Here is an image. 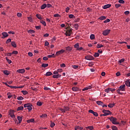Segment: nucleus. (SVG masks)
<instances>
[{
    "instance_id": "f257e3e1",
    "label": "nucleus",
    "mask_w": 130,
    "mask_h": 130,
    "mask_svg": "<svg viewBox=\"0 0 130 130\" xmlns=\"http://www.w3.org/2000/svg\"><path fill=\"white\" fill-rule=\"evenodd\" d=\"M108 119L110 120V122L113 123V124L117 125L119 124V123L117 121V118L112 116L111 117H108Z\"/></svg>"
},
{
    "instance_id": "f8f14e48",
    "label": "nucleus",
    "mask_w": 130,
    "mask_h": 130,
    "mask_svg": "<svg viewBox=\"0 0 130 130\" xmlns=\"http://www.w3.org/2000/svg\"><path fill=\"white\" fill-rule=\"evenodd\" d=\"M111 7V5H110V4L105 5L103 7V9H104V10L107 9H109Z\"/></svg>"
},
{
    "instance_id": "cd10ccee",
    "label": "nucleus",
    "mask_w": 130,
    "mask_h": 130,
    "mask_svg": "<svg viewBox=\"0 0 130 130\" xmlns=\"http://www.w3.org/2000/svg\"><path fill=\"white\" fill-rule=\"evenodd\" d=\"M23 106H20L17 108V111H20L21 110H23Z\"/></svg>"
},
{
    "instance_id": "dca6fc26",
    "label": "nucleus",
    "mask_w": 130,
    "mask_h": 130,
    "mask_svg": "<svg viewBox=\"0 0 130 130\" xmlns=\"http://www.w3.org/2000/svg\"><path fill=\"white\" fill-rule=\"evenodd\" d=\"M3 73L4 74L6 75V76H9V75H10V72L8 70L3 71Z\"/></svg>"
},
{
    "instance_id": "9b49d317",
    "label": "nucleus",
    "mask_w": 130,
    "mask_h": 130,
    "mask_svg": "<svg viewBox=\"0 0 130 130\" xmlns=\"http://www.w3.org/2000/svg\"><path fill=\"white\" fill-rule=\"evenodd\" d=\"M61 77V75H60V74H56V75H53V78L54 79H58V78Z\"/></svg>"
},
{
    "instance_id": "c85d7f7f",
    "label": "nucleus",
    "mask_w": 130,
    "mask_h": 130,
    "mask_svg": "<svg viewBox=\"0 0 130 130\" xmlns=\"http://www.w3.org/2000/svg\"><path fill=\"white\" fill-rule=\"evenodd\" d=\"M107 89L112 92H114V91H115L116 90L115 88H107Z\"/></svg>"
},
{
    "instance_id": "6e6d98bb",
    "label": "nucleus",
    "mask_w": 130,
    "mask_h": 130,
    "mask_svg": "<svg viewBox=\"0 0 130 130\" xmlns=\"http://www.w3.org/2000/svg\"><path fill=\"white\" fill-rule=\"evenodd\" d=\"M100 56V54L99 53H95L94 54V56L95 57H99Z\"/></svg>"
},
{
    "instance_id": "603ef678",
    "label": "nucleus",
    "mask_w": 130,
    "mask_h": 130,
    "mask_svg": "<svg viewBox=\"0 0 130 130\" xmlns=\"http://www.w3.org/2000/svg\"><path fill=\"white\" fill-rule=\"evenodd\" d=\"M36 17H37L38 19H40V20L42 19V17H41V15H39V14L36 15Z\"/></svg>"
},
{
    "instance_id": "2eb2a0df",
    "label": "nucleus",
    "mask_w": 130,
    "mask_h": 130,
    "mask_svg": "<svg viewBox=\"0 0 130 130\" xmlns=\"http://www.w3.org/2000/svg\"><path fill=\"white\" fill-rule=\"evenodd\" d=\"M31 106L32 105L30 104H25L23 105V107L24 108L31 107Z\"/></svg>"
},
{
    "instance_id": "7c9ffc66",
    "label": "nucleus",
    "mask_w": 130,
    "mask_h": 130,
    "mask_svg": "<svg viewBox=\"0 0 130 130\" xmlns=\"http://www.w3.org/2000/svg\"><path fill=\"white\" fill-rule=\"evenodd\" d=\"M47 116H48V115H47V114H42L41 116H40V117H41V118H46Z\"/></svg>"
},
{
    "instance_id": "7ed1b4c3",
    "label": "nucleus",
    "mask_w": 130,
    "mask_h": 130,
    "mask_svg": "<svg viewBox=\"0 0 130 130\" xmlns=\"http://www.w3.org/2000/svg\"><path fill=\"white\" fill-rule=\"evenodd\" d=\"M65 51H66L65 50H64V49H61L60 50L58 51L57 52H56L55 55H56V56H58V55H59L62 54V53H64Z\"/></svg>"
},
{
    "instance_id": "de8ad7c7",
    "label": "nucleus",
    "mask_w": 130,
    "mask_h": 130,
    "mask_svg": "<svg viewBox=\"0 0 130 130\" xmlns=\"http://www.w3.org/2000/svg\"><path fill=\"white\" fill-rule=\"evenodd\" d=\"M27 19H28V20L29 21V22L33 21V19H32V17H28Z\"/></svg>"
},
{
    "instance_id": "b1692460",
    "label": "nucleus",
    "mask_w": 130,
    "mask_h": 130,
    "mask_svg": "<svg viewBox=\"0 0 130 130\" xmlns=\"http://www.w3.org/2000/svg\"><path fill=\"white\" fill-rule=\"evenodd\" d=\"M91 89V86H88L85 87V88H84L83 89H82V91H85L88 90V89Z\"/></svg>"
},
{
    "instance_id": "58836bf2",
    "label": "nucleus",
    "mask_w": 130,
    "mask_h": 130,
    "mask_svg": "<svg viewBox=\"0 0 130 130\" xmlns=\"http://www.w3.org/2000/svg\"><path fill=\"white\" fill-rule=\"evenodd\" d=\"M42 103L41 102H37V106H42Z\"/></svg>"
},
{
    "instance_id": "20e7f679",
    "label": "nucleus",
    "mask_w": 130,
    "mask_h": 130,
    "mask_svg": "<svg viewBox=\"0 0 130 130\" xmlns=\"http://www.w3.org/2000/svg\"><path fill=\"white\" fill-rule=\"evenodd\" d=\"M67 31L66 32V35L68 36H71L72 32V29H69V27L67 28Z\"/></svg>"
},
{
    "instance_id": "69168bd1",
    "label": "nucleus",
    "mask_w": 130,
    "mask_h": 130,
    "mask_svg": "<svg viewBox=\"0 0 130 130\" xmlns=\"http://www.w3.org/2000/svg\"><path fill=\"white\" fill-rule=\"evenodd\" d=\"M12 54H18V51H13L12 52Z\"/></svg>"
},
{
    "instance_id": "6ab92c4d",
    "label": "nucleus",
    "mask_w": 130,
    "mask_h": 130,
    "mask_svg": "<svg viewBox=\"0 0 130 130\" xmlns=\"http://www.w3.org/2000/svg\"><path fill=\"white\" fill-rule=\"evenodd\" d=\"M66 49V50L69 52H71L72 50V48L70 46L67 47Z\"/></svg>"
},
{
    "instance_id": "a211bd4d",
    "label": "nucleus",
    "mask_w": 130,
    "mask_h": 130,
    "mask_svg": "<svg viewBox=\"0 0 130 130\" xmlns=\"http://www.w3.org/2000/svg\"><path fill=\"white\" fill-rule=\"evenodd\" d=\"M47 7V4H44L43 5H42V6L41 7V10H44L45 8Z\"/></svg>"
},
{
    "instance_id": "0e129e2a",
    "label": "nucleus",
    "mask_w": 130,
    "mask_h": 130,
    "mask_svg": "<svg viewBox=\"0 0 130 130\" xmlns=\"http://www.w3.org/2000/svg\"><path fill=\"white\" fill-rule=\"evenodd\" d=\"M110 21V20L109 19H107V20L104 21V23H106L109 22Z\"/></svg>"
},
{
    "instance_id": "774afa93",
    "label": "nucleus",
    "mask_w": 130,
    "mask_h": 130,
    "mask_svg": "<svg viewBox=\"0 0 130 130\" xmlns=\"http://www.w3.org/2000/svg\"><path fill=\"white\" fill-rule=\"evenodd\" d=\"M124 14H125V15H128V14H130V12H129V11H125V12H124Z\"/></svg>"
},
{
    "instance_id": "864d4df0",
    "label": "nucleus",
    "mask_w": 130,
    "mask_h": 130,
    "mask_svg": "<svg viewBox=\"0 0 130 130\" xmlns=\"http://www.w3.org/2000/svg\"><path fill=\"white\" fill-rule=\"evenodd\" d=\"M115 7H116L117 9H118V8L121 6V5H120V4H115Z\"/></svg>"
},
{
    "instance_id": "a18cd8bd",
    "label": "nucleus",
    "mask_w": 130,
    "mask_h": 130,
    "mask_svg": "<svg viewBox=\"0 0 130 130\" xmlns=\"http://www.w3.org/2000/svg\"><path fill=\"white\" fill-rule=\"evenodd\" d=\"M125 60V59L124 58H121V60H120L119 61H118V63H121L122 62H123V61Z\"/></svg>"
},
{
    "instance_id": "4be33fe9",
    "label": "nucleus",
    "mask_w": 130,
    "mask_h": 130,
    "mask_svg": "<svg viewBox=\"0 0 130 130\" xmlns=\"http://www.w3.org/2000/svg\"><path fill=\"white\" fill-rule=\"evenodd\" d=\"M96 104L99 106H102L103 105V103L101 101H98L96 102Z\"/></svg>"
},
{
    "instance_id": "37998d69",
    "label": "nucleus",
    "mask_w": 130,
    "mask_h": 130,
    "mask_svg": "<svg viewBox=\"0 0 130 130\" xmlns=\"http://www.w3.org/2000/svg\"><path fill=\"white\" fill-rule=\"evenodd\" d=\"M125 84L126 86L130 87V82H125Z\"/></svg>"
},
{
    "instance_id": "f3484780",
    "label": "nucleus",
    "mask_w": 130,
    "mask_h": 130,
    "mask_svg": "<svg viewBox=\"0 0 130 130\" xmlns=\"http://www.w3.org/2000/svg\"><path fill=\"white\" fill-rule=\"evenodd\" d=\"M79 47H80L79 43H77V44L74 45V48H76L77 50H78Z\"/></svg>"
},
{
    "instance_id": "49530a36",
    "label": "nucleus",
    "mask_w": 130,
    "mask_h": 130,
    "mask_svg": "<svg viewBox=\"0 0 130 130\" xmlns=\"http://www.w3.org/2000/svg\"><path fill=\"white\" fill-rule=\"evenodd\" d=\"M112 129L117 130L118 128H117V126L113 125V126H112Z\"/></svg>"
},
{
    "instance_id": "e433bc0d",
    "label": "nucleus",
    "mask_w": 130,
    "mask_h": 130,
    "mask_svg": "<svg viewBox=\"0 0 130 130\" xmlns=\"http://www.w3.org/2000/svg\"><path fill=\"white\" fill-rule=\"evenodd\" d=\"M6 59L8 61V63H9V64L12 63V60H11L9 58H8L7 57H6Z\"/></svg>"
},
{
    "instance_id": "5701e85b",
    "label": "nucleus",
    "mask_w": 130,
    "mask_h": 130,
    "mask_svg": "<svg viewBox=\"0 0 130 130\" xmlns=\"http://www.w3.org/2000/svg\"><path fill=\"white\" fill-rule=\"evenodd\" d=\"M86 129H89V130H92L94 129V127L93 126H87L86 127Z\"/></svg>"
},
{
    "instance_id": "0eeeda50",
    "label": "nucleus",
    "mask_w": 130,
    "mask_h": 130,
    "mask_svg": "<svg viewBox=\"0 0 130 130\" xmlns=\"http://www.w3.org/2000/svg\"><path fill=\"white\" fill-rule=\"evenodd\" d=\"M88 112H89V113L92 114L93 116L95 117H98L99 116V114H98L97 112H94V111H93V110H90L89 111H88Z\"/></svg>"
},
{
    "instance_id": "bf43d9fd",
    "label": "nucleus",
    "mask_w": 130,
    "mask_h": 130,
    "mask_svg": "<svg viewBox=\"0 0 130 130\" xmlns=\"http://www.w3.org/2000/svg\"><path fill=\"white\" fill-rule=\"evenodd\" d=\"M21 92L22 94H23V95H26L28 93V92L26 91H22Z\"/></svg>"
},
{
    "instance_id": "8fccbe9b",
    "label": "nucleus",
    "mask_w": 130,
    "mask_h": 130,
    "mask_svg": "<svg viewBox=\"0 0 130 130\" xmlns=\"http://www.w3.org/2000/svg\"><path fill=\"white\" fill-rule=\"evenodd\" d=\"M69 18H70V19H73V18H75V16L74 15H72V14L70 15L69 16Z\"/></svg>"
},
{
    "instance_id": "ea45409f",
    "label": "nucleus",
    "mask_w": 130,
    "mask_h": 130,
    "mask_svg": "<svg viewBox=\"0 0 130 130\" xmlns=\"http://www.w3.org/2000/svg\"><path fill=\"white\" fill-rule=\"evenodd\" d=\"M111 113H104V114L101 115V116H107V115H111Z\"/></svg>"
},
{
    "instance_id": "c756f323",
    "label": "nucleus",
    "mask_w": 130,
    "mask_h": 130,
    "mask_svg": "<svg viewBox=\"0 0 130 130\" xmlns=\"http://www.w3.org/2000/svg\"><path fill=\"white\" fill-rule=\"evenodd\" d=\"M103 113H106H106L111 114V111H110L109 110H103Z\"/></svg>"
},
{
    "instance_id": "338daca9",
    "label": "nucleus",
    "mask_w": 130,
    "mask_h": 130,
    "mask_svg": "<svg viewBox=\"0 0 130 130\" xmlns=\"http://www.w3.org/2000/svg\"><path fill=\"white\" fill-rule=\"evenodd\" d=\"M43 59L44 60H45V61L48 60V57H47V56H45V57H44L43 58Z\"/></svg>"
},
{
    "instance_id": "473e14b6",
    "label": "nucleus",
    "mask_w": 130,
    "mask_h": 130,
    "mask_svg": "<svg viewBox=\"0 0 130 130\" xmlns=\"http://www.w3.org/2000/svg\"><path fill=\"white\" fill-rule=\"evenodd\" d=\"M52 75V73L50 71H49L48 72L46 73V76H51Z\"/></svg>"
},
{
    "instance_id": "3c124183",
    "label": "nucleus",
    "mask_w": 130,
    "mask_h": 130,
    "mask_svg": "<svg viewBox=\"0 0 130 130\" xmlns=\"http://www.w3.org/2000/svg\"><path fill=\"white\" fill-rule=\"evenodd\" d=\"M64 110L66 111H69V110L70 109V108L68 107H64Z\"/></svg>"
},
{
    "instance_id": "4c0bfd02",
    "label": "nucleus",
    "mask_w": 130,
    "mask_h": 130,
    "mask_svg": "<svg viewBox=\"0 0 130 130\" xmlns=\"http://www.w3.org/2000/svg\"><path fill=\"white\" fill-rule=\"evenodd\" d=\"M3 83H4V84H5V85L7 86L8 87L10 86V85H8V84H12V82H3Z\"/></svg>"
},
{
    "instance_id": "bb28decb",
    "label": "nucleus",
    "mask_w": 130,
    "mask_h": 130,
    "mask_svg": "<svg viewBox=\"0 0 130 130\" xmlns=\"http://www.w3.org/2000/svg\"><path fill=\"white\" fill-rule=\"evenodd\" d=\"M48 67V63H43V64H42V67L43 68H46V67Z\"/></svg>"
},
{
    "instance_id": "2f4dec72",
    "label": "nucleus",
    "mask_w": 130,
    "mask_h": 130,
    "mask_svg": "<svg viewBox=\"0 0 130 130\" xmlns=\"http://www.w3.org/2000/svg\"><path fill=\"white\" fill-rule=\"evenodd\" d=\"M26 122L28 123H32L33 122V118H31V119H29V120H27Z\"/></svg>"
},
{
    "instance_id": "c9c22d12",
    "label": "nucleus",
    "mask_w": 130,
    "mask_h": 130,
    "mask_svg": "<svg viewBox=\"0 0 130 130\" xmlns=\"http://www.w3.org/2000/svg\"><path fill=\"white\" fill-rule=\"evenodd\" d=\"M35 28L36 29L38 30L40 29H41V25H39V26H35Z\"/></svg>"
},
{
    "instance_id": "c03bdc74",
    "label": "nucleus",
    "mask_w": 130,
    "mask_h": 130,
    "mask_svg": "<svg viewBox=\"0 0 130 130\" xmlns=\"http://www.w3.org/2000/svg\"><path fill=\"white\" fill-rule=\"evenodd\" d=\"M17 100H19V101L23 100V98L22 96H18V97H17Z\"/></svg>"
},
{
    "instance_id": "f03ea898",
    "label": "nucleus",
    "mask_w": 130,
    "mask_h": 130,
    "mask_svg": "<svg viewBox=\"0 0 130 130\" xmlns=\"http://www.w3.org/2000/svg\"><path fill=\"white\" fill-rule=\"evenodd\" d=\"M125 85L123 84L120 86H119V89L116 90L117 91L118 94H121V92H120V91H125Z\"/></svg>"
},
{
    "instance_id": "39448f33",
    "label": "nucleus",
    "mask_w": 130,
    "mask_h": 130,
    "mask_svg": "<svg viewBox=\"0 0 130 130\" xmlns=\"http://www.w3.org/2000/svg\"><path fill=\"white\" fill-rule=\"evenodd\" d=\"M110 31H111L110 29H106L103 31V34L104 36H107L109 34V32Z\"/></svg>"
},
{
    "instance_id": "6e6552de",
    "label": "nucleus",
    "mask_w": 130,
    "mask_h": 130,
    "mask_svg": "<svg viewBox=\"0 0 130 130\" xmlns=\"http://www.w3.org/2000/svg\"><path fill=\"white\" fill-rule=\"evenodd\" d=\"M16 72L17 73H19V74H24V73H25V69H18Z\"/></svg>"
},
{
    "instance_id": "a878e982",
    "label": "nucleus",
    "mask_w": 130,
    "mask_h": 130,
    "mask_svg": "<svg viewBox=\"0 0 130 130\" xmlns=\"http://www.w3.org/2000/svg\"><path fill=\"white\" fill-rule=\"evenodd\" d=\"M106 19V16H101L99 17V19L101 21H103V20H105Z\"/></svg>"
},
{
    "instance_id": "a19ab883",
    "label": "nucleus",
    "mask_w": 130,
    "mask_h": 130,
    "mask_svg": "<svg viewBox=\"0 0 130 130\" xmlns=\"http://www.w3.org/2000/svg\"><path fill=\"white\" fill-rule=\"evenodd\" d=\"M74 27L75 28V29L76 30H78V28H79V25L78 24H75L74 25Z\"/></svg>"
},
{
    "instance_id": "5fc2aeb1",
    "label": "nucleus",
    "mask_w": 130,
    "mask_h": 130,
    "mask_svg": "<svg viewBox=\"0 0 130 130\" xmlns=\"http://www.w3.org/2000/svg\"><path fill=\"white\" fill-rule=\"evenodd\" d=\"M17 17H19V18H21V17H22V13H18L17 14Z\"/></svg>"
},
{
    "instance_id": "09e8293b",
    "label": "nucleus",
    "mask_w": 130,
    "mask_h": 130,
    "mask_svg": "<svg viewBox=\"0 0 130 130\" xmlns=\"http://www.w3.org/2000/svg\"><path fill=\"white\" fill-rule=\"evenodd\" d=\"M103 47V45L102 44H98L96 48H102Z\"/></svg>"
},
{
    "instance_id": "1a4fd4ad",
    "label": "nucleus",
    "mask_w": 130,
    "mask_h": 130,
    "mask_svg": "<svg viewBox=\"0 0 130 130\" xmlns=\"http://www.w3.org/2000/svg\"><path fill=\"white\" fill-rule=\"evenodd\" d=\"M72 90L75 92H77V91H80V89H79V88L78 87H73V88H72Z\"/></svg>"
},
{
    "instance_id": "052dcab7",
    "label": "nucleus",
    "mask_w": 130,
    "mask_h": 130,
    "mask_svg": "<svg viewBox=\"0 0 130 130\" xmlns=\"http://www.w3.org/2000/svg\"><path fill=\"white\" fill-rule=\"evenodd\" d=\"M72 67L75 69H77V68H78L79 66L77 65H73Z\"/></svg>"
},
{
    "instance_id": "f704fd0d",
    "label": "nucleus",
    "mask_w": 130,
    "mask_h": 130,
    "mask_svg": "<svg viewBox=\"0 0 130 130\" xmlns=\"http://www.w3.org/2000/svg\"><path fill=\"white\" fill-rule=\"evenodd\" d=\"M90 39L91 40H94L95 39V35H94V34H91L90 36Z\"/></svg>"
},
{
    "instance_id": "e2e57ef3",
    "label": "nucleus",
    "mask_w": 130,
    "mask_h": 130,
    "mask_svg": "<svg viewBox=\"0 0 130 130\" xmlns=\"http://www.w3.org/2000/svg\"><path fill=\"white\" fill-rule=\"evenodd\" d=\"M12 41V40L11 39H8L6 41V44H8V43H10Z\"/></svg>"
},
{
    "instance_id": "4468645a",
    "label": "nucleus",
    "mask_w": 130,
    "mask_h": 130,
    "mask_svg": "<svg viewBox=\"0 0 130 130\" xmlns=\"http://www.w3.org/2000/svg\"><path fill=\"white\" fill-rule=\"evenodd\" d=\"M11 44L13 47H14L15 48L17 47V44H16V43L14 41L11 42Z\"/></svg>"
},
{
    "instance_id": "9d476101",
    "label": "nucleus",
    "mask_w": 130,
    "mask_h": 130,
    "mask_svg": "<svg viewBox=\"0 0 130 130\" xmlns=\"http://www.w3.org/2000/svg\"><path fill=\"white\" fill-rule=\"evenodd\" d=\"M2 35L3 37H2V38H6V37H8L9 36V35L7 32H2Z\"/></svg>"
},
{
    "instance_id": "680f3d73",
    "label": "nucleus",
    "mask_w": 130,
    "mask_h": 130,
    "mask_svg": "<svg viewBox=\"0 0 130 130\" xmlns=\"http://www.w3.org/2000/svg\"><path fill=\"white\" fill-rule=\"evenodd\" d=\"M53 17H60V15H59L58 14H55L53 15Z\"/></svg>"
},
{
    "instance_id": "4d7b16f0",
    "label": "nucleus",
    "mask_w": 130,
    "mask_h": 130,
    "mask_svg": "<svg viewBox=\"0 0 130 130\" xmlns=\"http://www.w3.org/2000/svg\"><path fill=\"white\" fill-rule=\"evenodd\" d=\"M118 3L120 4H124L125 2L123 0H119Z\"/></svg>"
},
{
    "instance_id": "13d9d810",
    "label": "nucleus",
    "mask_w": 130,
    "mask_h": 130,
    "mask_svg": "<svg viewBox=\"0 0 130 130\" xmlns=\"http://www.w3.org/2000/svg\"><path fill=\"white\" fill-rule=\"evenodd\" d=\"M59 110H60V111L62 112L63 113H64L66 111H67L66 110L62 108L59 109Z\"/></svg>"
},
{
    "instance_id": "aec40b11",
    "label": "nucleus",
    "mask_w": 130,
    "mask_h": 130,
    "mask_svg": "<svg viewBox=\"0 0 130 130\" xmlns=\"http://www.w3.org/2000/svg\"><path fill=\"white\" fill-rule=\"evenodd\" d=\"M82 127L79 126H77L75 127V130H82Z\"/></svg>"
},
{
    "instance_id": "72a5a7b5",
    "label": "nucleus",
    "mask_w": 130,
    "mask_h": 130,
    "mask_svg": "<svg viewBox=\"0 0 130 130\" xmlns=\"http://www.w3.org/2000/svg\"><path fill=\"white\" fill-rule=\"evenodd\" d=\"M8 87L11 88V89H18V86H9Z\"/></svg>"
},
{
    "instance_id": "ddd939ff",
    "label": "nucleus",
    "mask_w": 130,
    "mask_h": 130,
    "mask_svg": "<svg viewBox=\"0 0 130 130\" xmlns=\"http://www.w3.org/2000/svg\"><path fill=\"white\" fill-rule=\"evenodd\" d=\"M22 119H23V118H22V117H20L19 116H17V120H18L19 123H21Z\"/></svg>"
},
{
    "instance_id": "393cba45",
    "label": "nucleus",
    "mask_w": 130,
    "mask_h": 130,
    "mask_svg": "<svg viewBox=\"0 0 130 130\" xmlns=\"http://www.w3.org/2000/svg\"><path fill=\"white\" fill-rule=\"evenodd\" d=\"M54 126H55V123L52 122V121H50V127L53 128Z\"/></svg>"
},
{
    "instance_id": "79ce46f5",
    "label": "nucleus",
    "mask_w": 130,
    "mask_h": 130,
    "mask_svg": "<svg viewBox=\"0 0 130 130\" xmlns=\"http://www.w3.org/2000/svg\"><path fill=\"white\" fill-rule=\"evenodd\" d=\"M41 23L44 25V26H46V23L45 22V21L44 20H41Z\"/></svg>"
},
{
    "instance_id": "423d86ee",
    "label": "nucleus",
    "mask_w": 130,
    "mask_h": 130,
    "mask_svg": "<svg viewBox=\"0 0 130 130\" xmlns=\"http://www.w3.org/2000/svg\"><path fill=\"white\" fill-rule=\"evenodd\" d=\"M85 59L88 60H92L94 59V58L92 56H85Z\"/></svg>"
},
{
    "instance_id": "412c9836",
    "label": "nucleus",
    "mask_w": 130,
    "mask_h": 130,
    "mask_svg": "<svg viewBox=\"0 0 130 130\" xmlns=\"http://www.w3.org/2000/svg\"><path fill=\"white\" fill-rule=\"evenodd\" d=\"M115 105V104H110L107 106L110 108H112L113 107H114Z\"/></svg>"
}]
</instances>
